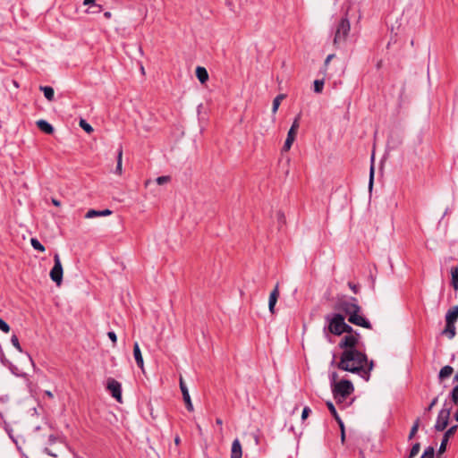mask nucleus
<instances>
[{
    "label": "nucleus",
    "mask_w": 458,
    "mask_h": 458,
    "mask_svg": "<svg viewBox=\"0 0 458 458\" xmlns=\"http://www.w3.org/2000/svg\"><path fill=\"white\" fill-rule=\"evenodd\" d=\"M299 120H300V114L294 119V121H293V124H292V126H291L289 131H294V132L297 133V131H298V129L300 127Z\"/></svg>",
    "instance_id": "f704fd0d"
},
{
    "label": "nucleus",
    "mask_w": 458,
    "mask_h": 458,
    "mask_svg": "<svg viewBox=\"0 0 458 458\" xmlns=\"http://www.w3.org/2000/svg\"><path fill=\"white\" fill-rule=\"evenodd\" d=\"M277 216L280 222L284 223V215L282 212H278Z\"/></svg>",
    "instance_id": "a18cd8bd"
},
{
    "label": "nucleus",
    "mask_w": 458,
    "mask_h": 458,
    "mask_svg": "<svg viewBox=\"0 0 458 458\" xmlns=\"http://www.w3.org/2000/svg\"><path fill=\"white\" fill-rule=\"evenodd\" d=\"M63 275L64 269L61 259L59 254L56 253L54 256V267L50 270L49 276L52 281H54L59 286L63 282Z\"/></svg>",
    "instance_id": "423d86ee"
},
{
    "label": "nucleus",
    "mask_w": 458,
    "mask_h": 458,
    "mask_svg": "<svg viewBox=\"0 0 458 458\" xmlns=\"http://www.w3.org/2000/svg\"><path fill=\"white\" fill-rule=\"evenodd\" d=\"M37 126L47 134H52L54 132L53 126L46 120H38L37 122Z\"/></svg>",
    "instance_id": "a211bd4d"
},
{
    "label": "nucleus",
    "mask_w": 458,
    "mask_h": 458,
    "mask_svg": "<svg viewBox=\"0 0 458 458\" xmlns=\"http://www.w3.org/2000/svg\"><path fill=\"white\" fill-rule=\"evenodd\" d=\"M122 163H123V149H122V148H120L118 149V153H117V164H116V167H115V173L119 175H121L123 173Z\"/></svg>",
    "instance_id": "5701e85b"
},
{
    "label": "nucleus",
    "mask_w": 458,
    "mask_h": 458,
    "mask_svg": "<svg viewBox=\"0 0 458 458\" xmlns=\"http://www.w3.org/2000/svg\"><path fill=\"white\" fill-rule=\"evenodd\" d=\"M133 356L138 367L142 370V372H144V360L140 349L139 343L137 342H135L133 344Z\"/></svg>",
    "instance_id": "9b49d317"
},
{
    "label": "nucleus",
    "mask_w": 458,
    "mask_h": 458,
    "mask_svg": "<svg viewBox=\"0 0 458 458\" xmlns=\"http://www.w3.org/2000/svg\"><path fill=\"white\" fill-rule=\"evenodd\" d=\"M435 454V449L432 446H428L425 449L423 454L420 458H433Z\"/></svg>",
    "instance_id": "2f4dec72"
},
{
    "label": "nucleus",
    "mask_w": 458,
    "mask_h": 458,
    "mask_svg": "<svg viewBox=\"0 0 458 458\" xmlns=\"http://www.w3.org/2000/svg\"><path fill=\"white\" fill-rule=\"evenodd\" d=\"M157 183L159 184V185H162L164 183H166L170 181V177L169 176H159L157 178Z\"/></svg>",
    "instance_id": "4c0bfd02"
},
{
    "label": "nucleus",
    "mask_w": 458,
    "mask_h": 458,
    "mask_svg": "<svg viewBox=\"0 0 458 458\" xmlns=\"http://www.w3.org/2000/svg\"><path fill=\"white\" fill-rule=\"evenodd\" d=\"M451 276H452V285L454 290H458V267L452 268Z\"/></svg>",
    "instance_id": "a878e982"
},
{
    "label": "nucleus",
    "mask_w": 458,
    "mask_h": 458,
    "mask_svg": "<svg viewBox=\"0 0 458 458\" xmlns=\"http://www.w3.org/2000/svg\"><path fill=\"white\" fill-rule=\"evenodd\" d=\"M107 335L109 339L113 342V344H115L117 341L116 334L114 331H110L107 333Z\"/></svg>",
    "instance_id": "ea45409f"
},
{
    "label": "nucleus",
    "mask_w": 458,
    "mask_h": 458,
    "mask_svg": "<svg viewBox=\"0 0 458 458\" xmlns=\"http://www.w3.org/2000/svg\"><path fill=\"white\" fill-rule=\"evenodd\" d=\"M455 420L458 421V411L455 412Z\"/></svg>",
    "instance_id": "6e6d98bb"
},
{
    "label": "nucleus",
    "mask_w": 458,
    "mask_h": 458,
    "mask_svg": "<svg viewBox=\"0 0 458 458\" xmlns=\"http://www.w3.org/2000/svg\"><path fill=\"white\" fill-rule=\"evenodd\" d=\"M39 89L41 91H43L45 98L48 101H53L55 92H54V89L52 87H49V86H40Z\"/></svg>",
    "instance_id": "aec40b11"
},
{
    "label": "nucleus",
    "mask_w": 458,
    "mask_h": 458,
    "mask_svg": "<svg viewBox=\"0 0 458 458\" xmlns=\"http://www.w3.org/2000/svg\"><path fill=\"white\" fill-rule=\"evenodd\" d=\"M107 389L117 402L122 403V386L117 380L109 378L107 380Z\"/></svg>",
    "instance_id": "6e6552de"
},
{
    "label": "nucleus",
    "mask_w": 458,
    "mask_h": 458,
    "mask_svg": "<svg viewBox=\"0 0 458 458\" xmlns=\"http://www.w3.org/2000/svg\"><path fill=\"white\" fill-rule=\"evenodd\" d=\"M451 410L449 408H443L437 416L435 428L437 431H443L448 425Z\"/></svg>",
    "instance_id": "0eeeda50"
},
{
    "label": "nucleus",
    "mask_w": 458,
    "mask_h": 458,
    "mask_svg": "<svg viewBox=\"0 0 458 458\" xmlns=\"http://www.w3.org/2000/svg\"><path fill=\"white\" fill-rule=\"evenodd\" d=\"M79 124L86 132L91 133L93 131L92 126L89 123H88L84 119H81Z\"/></svg>",
    "instance_id": "c85d7f7f"
},
{
    "label": "nucleus",
    "mask_w": 458,
    "mask_h": 458,
    "mask_svg": "<svg viewBox=\"0 0 458 458\" xmlns=\"http://www.w3.org/2000/svg\"><path fill=\"white\" fill-rule=\"evenodd\" d=\"M197 428H198L199 433L201 435L202 434L201 427L199 425H198Z\"/></svg>",
    "instance_id": "864d4df0"
},
{
    "label": "nucleus",
    "mask_w": 458,
    "mask_h": 458,
    "mask_svg": "<svg viewBox=\"0 0 458 458\" xmlns=\"http://www.w3.org/2000/svg\"><path fill=\"white\" fill-rule=\"evenodd\" d=\"M285 97H286V96H285L284 94H279V95H277V96L274 98V100H273V105H272V113H273L274 114L277 112V110H278V108H279V106H280L281 101H282L283 99H284V98H285Z\"/></svg>",
    "instance_id": "4be33fe9"
},
{
    "label": "nucleus",
    "mask_w": 458,
    "mask_h": 458,
    "mask_svg": "<svg viewBox=\"0 0 458 458\" xmlns=\"http://www.w3.org/2000/svg\"><path fill=\"white\" fill-rule=\"evenodd\" d=\"M242 449L241 442L238 438L234 439L232 444L231 458H242Z\"/></svg>",
    "instance_id": "ddd939ff"
},
{
    "label": "nucleus",
    "mask_w": 458,
    "mask_h": 458,
    "mask_svg": "<svg viewBox=\"0 0 458 458\" xmlns=\"http://www.w3.org/2000/svg\"><path fill=\"white\" fill-rule=\"evenodd\" d=\"M351 30L350 21L347 17H344L340 20L336 26L335 37H334V46L335 47H339L342 44H344Z\"/></svg>",
    "instance_id": "20e7f679"
},
{
    "label": "nucleus",
    "mask_w": 458,
    "mask_h": 458,
    "mask_svg": "<svg viewBox=\"0 0 458 458\" xmlns=\"http://www.w3.org/2000/svg\"><path fill=\"white\" fill-rule=\"evenodd\" d=\"M437 403V397L434 398L431 403H429L428 407L427 408V411H429L432 410V408Z\"/></svg>",
    "instance_id": "79ce46f5"
},
{
    "label": "nucleus",
    "mask_w": 458,
    "mask_h": 458,
    "mask_svg": "<svg viewBox=\"0 0 458 458\" xmlns=\"http://www.w3.org/2000/svg\"><path fill=\"white\" fill-rule=\"evenodd\" d=\"M454 380L455 381H458V372L456 373V375L454 376Z\"/></svg>",
    "instance_id": "5fc2aeb1"
},
{
    "label": "nucleus",
    "mask_w": 458,
    "mask_h": 458,
    "mask_svg": "<svg viewBox=\"0 0 458 458\" xmlns=\"http://www.w3.org/2000/svg\"><path fill=\"white\" fill-rule=\"evenodd\" d=\"M373 366V361H369L366 354L357 349L344 350L337 365L342 370L358 373L367 381L369 379Z\"/></svg>",
    "instance_id": "f257e3e1"
},
{
    "label": "nucleus",
    "mask_w": 458,
    "mask_h": 458,
    "mask_svg": "<svg viewBox=\"0 0 458 458\" xmlns=\"http://www.w3.org/2000/svg\"><path fill=\"white\" fill-rule=\"evenodd\" d=\"M327 406L328 408V410L330 411L331 414L334 416V418L335 419V420L338 422L340 428H343V421L342 420L340 419L336 410H335V405L333 404L332 402L328 401L327 402Z\"/></svg>",
    "instance_id": "412c9836"
},
{
    "label": "nucleus",
    "mask_w": 458,
    "mask_h": 458,
    "mask_svg": "<svg viewBox=\"0 0 458 458\" xmlns=\"http://www.w3.org/2000/svg\"><path fill=\"white\" fill-rule=\"evenodd\" d=\"M11 342H12V344L14 346V348H15L18 352H22V348H21V344H20V343H19V339H18V337H17L15 335H13L12 336V338H11Z\"/></svg>",
    "instance_id": "473e14b6"
},
{
    "label": "nucleus",
    "mask_w": 458,
    "mask_h": 458,
    "mask_svg": "<svg viewBox=\"0 0 458 458\" xmlns=\"http://www.w3.org/2000/svg\"><path fill=\"white\" fill-rule=\"evenodd\" d=\"M452 400L455 404L458 403V385L452 391Z\"/></svg>",
    "instance_id": "c9c22d12"
},
{
    "label": "nucleus",
    "mask_w": 458,
    "mask_h": 458,
    "mask_svg": "<svg viewBox=\"0 0 458 458\" xmlns=\"http://www.w3.org/2000/svg\"><path fill=\"white\" fill-rule=\"evenodd\" d=\"M335 57L334 54L328 55L325 60V66H327L330 61Z\"/></svg>",
    "instance_id": "37998d69"
},
{
    "label": "nucleus",
    "mask_w": 458,
    "mask_h": 458,
    "mask_svg": "<svg viewBox=\"0 0 458 458\" xmlns=\"http://www.w3.org/2000/svg\"><path fill=\"white\" fill-rule=\"evenodd\" d=\"M216 423L218 426H220V427H221V426H222V424H223V420H222L220 418H217V419L216 420Z\"/></svg>",
    "instance_id": "8fccbe9b"
},
{
    "label": "nucleus",
    "mask_w": 458,
    "mask_h": 458,
    "mask_svg": "<svg viewBox=\"0 0 458 458\" xmlns=\"http://www.w3.org/2000/svg\"><path fill=\"white\" fill-rule=\"evenodd\" d=\"M112 214V211L110 209H104V210H95V209H89L85 214V218L90 219L96 216H106Z\"/></svg>",
    "instance_id": "dca6fc26"
},
{
    "label": "nucleus",
    "mask_w": 458,
    "mask_h": 458,
    "mask_svg": "<svg viewBox=\"0 0 458 458\" xmlns=\"http://www.w3.org/2000/svg\"><path fill=\"white\" fill-rule=\"evenodd\" d=\"M180 442H181L180 437H179L178 436H177V437H175V438H174V443H175V445H178L180 444Z\"/></svg>",
    "instance_id": "3c124183"
},
{
    "label": "nucleus",
    "mask_w": 458,
    "mask_h": 458,
    "mask_svg": "<svg viewBox=\"0 0 458 458\" xmlns=\"http://www.w3.org/2000/svg\"><path fill=\"white\" fill-rule=\"evenodd\" d=\"M95 1L96 0H84L83 4L84 5H90V4H92V5L96 6V7H98V11H94L93 13L100 12L102 10V6L101 5H96L95 4Z\"/></svg>",
    "instance_id": "e433bc0d"
},
{
    "label": "nucleus",
    "mask_w": 458,
    "mask_h": 458,
    "mask_svg": "<svg viewBox=\"0 0 458 458\" xmlns=\"http://www.w3.org/2000/svg\"><path fill=\"white\" fill-rule=\"evenodd\" d=\"M310 413V409L309 407H304L301 413V420H304L308 418L309 414Z\"/></svg>",
    "instance_id": "a19ab883"
},
{
    "label": "nucleus",
    "mask_w": 458,
    "mask_h": 458,
    "mask_svg": "<svg viewBox=\"0 0 458 458\" xmlns=\"http://www.w3.org/2000/svg\"><path fill=\"white\" fill-rule=\"evenodd\" d=\"M46 394L49 396L50 398L53 397V394L50 391H46Z\"/></svg>",
    "instance_id": "603ef678"
},
{
    "label": "nucleus",
    "mask_w": 458,
    "mask_h": 458,
    "mask_svg": "<svg viewBox=\"0 0 458 458\" xmlns=\"http://www.w3.org/2000/svg\"><path fill=\"white\" fill-rule=\"evenodd\" d=\"M354 390L351 381L343 379L334 385L332 389L334 398L337 403H342Z\"/></svg>",
    "instance_id": "39448f33"
},
{
    "label": "nucleus",
    "mask_w": 458,
    "mask_h": 458,
    "mask_svg": "<svg viewBox=\"0 0 458 458\" xmlns=\"http://www.w3.org/2000/svg\"><path fill=\"white\" fill-rule=\"evenodd\" d=\"M180 388L182 394L183 401L185 402L186 408L188 411H193V405L191 400V396L188 391L187 386H185L182 377H180Z\"/></svg>",
    "instance_id": "9d476101"
},
{
    "label": "nucleus",
    "mask_w": 458,
    "mask_h": 458,
    "mask_svg": "<svg viewBox=\"0 0 458 458\" xmlns=\"http://www.w3.org/2000/svg\"><path fill=\"white\" fill-rule=\"evenodd\" d=\"M373 179H374V165H372L370 166V171H369V188L370 189L372 188V185H373Z\"/></svg>",
    "instance_id": "58836bf2"
},
{
    "label": "nucleus",
    "mask_w": 458,
    "mask_h": 458,
    "mask_svg": "<svg viewBox=\"0 0 458 458\" xmlns=\"http://www.w3.org/2000/svg\"><path fill=\"white\" fill-rule=\"evenodd\" d=\"M196 76L201 83H205L208 80V73L206 68L198 66L196 69Z\"/></svg>",
    "instance_id": "6ab92c4d"
},
{
    "label": "nucleus",
    "mask_w": 458,
    "mask_h": 458,
    "mask_svg": "<svg viewBox=\"0 0 458 458\" xmlns=\"http://www.w3.org/2000/svg\"><path fill=\"white\" fill-rule=\"evenodd\" d=\"M296 138V132L288 131L286 140L283 146L282 151L287 152L292 148V145Z\"/></svg>",
    "instance_id": "f3484780"
},
{
    "label": "nucleus",
    "mask_w": 458,
    "mask_h": 458,
    "mask_svg": "<svg viewBox=\"0 0 458 458\" xmlns=\"http://www.w3.org/2000/svg\"><path fill=\"white\" fill-rule=\"evenodd\" d=\"M420 448V445L419 443L414 444L410 451L408 458H414L419 454Z\"/></svg>",
    "instance_id": "7c9ffc66"
},
{
    "label": "nucleus",
    "mask_w": 458,
    "mask_h": 458,
    "mask_svg": "<svg viewBox=\"0 0 458 458\" xmlns=\"http://www.w3.org/2000/svg\"><path fill=\"white\" fill-rule=\"evenodd\" d=\"M325 319L327 322V326L324 330H327L333 335H340L343 333L353 332L352 327L345 323L344 317L341 313L327 315Z\"/></svg>",
    "instance_id": "7ed1b4c3"
},
{
    "label": "nucleus",
    "mask_w": 458,
    "mask_h": 458,
    "mask_svg": "<svg viewBox=\"0 0 458 458\" xmlns=\"http://www.w3.org/2000/svg\"><path fill=\"white\" fill-rule=\"evenodd\" d=\"M10 329L11 328L9 325L3 318H0V330L7 334L10 332Z\"/></svg>",
    "instance_id": "72a5a7b5"
},
{
    "label": "nucleus",
    "mask_w": 458,
    "mask_h": 458,
    "mask_svg": "<svg viewBox=\"0 0 458 458\" xmlns=\"http://www.w3.org/2000/svg\"><path fill=\"white\" fill-rule=\"evenodd\" d=\"M52 203L56 206V207H60L61 206V202L55 199H52Z\"/></svg>",
    "instance_id": "de8ad7c7"
},
{
    "label": "nucleus",
    "mask_w": 458,
    "mask_h": 458,
    "mask_svg": "<svg viewBox=\"0 0 458 458\" xmlns=\"http://www.w3.org/2000/svg\"><path fill=\"white\" fill-rule=\"evenodd\" d=\"M419 427H420V418L416 419V420L414 421L411 428V431H410V434H409V440L412 439L414 437V436L416 435L418 429H419Z\"/></svg>",
    "instance_id": "cd10ccee"
},
{
    "label": "nucleus",
    "mask_w": 458,
    "mask_h": 458,
    "mask_svg": "<svg viewBox=\"0 0 458 458\" xmlns=\"http://www.w3.org/2000/svg\"><path fill=\"white\" fill-rule=\"evenodd\" d=\"M104 16H105L106 19H110V18H111V16H112V13H111L110 12H106V13H104Z\"/></svg>",
    "instance_id": "09e8293b"
},
{
    "label": "nucleus",
    "mask_w": 458,
    "mask_h": 458,
    "mask_svg": "<svg viewBox=\"0 0 458 458\" xmlns=\"http://www.w3.org/2000/svg\"><path fill=\"white\" fill-rule=\"evenodd\" d=\"M453 371H454V369L451 366H449V365L444 366L439 371V378L444 379V378L450 377L452 375Z\"/></svg>",
    "instance_id": "b1692460"
},
{
    "label": "nucleus",
    "mask_w": 458,
    "mask_h": 458,
    "mask_svg": "<svg viewBox=\"0 0 458 458\" xmlns=\"http://www.w3.org/2000/svg\"><path fill=\"white\" fill-rule=\"evenodd\" d=\"M278 296H279L278 285H276L275 289L271 292V293L269 295V300H268V308H269V311L272 314L275 313V305L277 301Z\"/></svg>",
    "instance_id": "4468645a"
},
{
    "label": "nucleus",
    "mask_w": 458,
    "mask_h": 458,
    "mask_svg": "<svg viewBox=\"0 0 458 458\" xmlns=\"http://www.w3.org/2000/svg\"><path fill=\"white\" fill-rule=\"evenodd\" d=\"M344 438H345L344 426L343 425V428H341V439H342V442L344 441Z\"/></svg>",
    "instance_id": "49530a36"
},
{
    "label": "nucleus",
    "mask_w": 458,
    "mask_h": 458,
    "mask_svg": "<svg viewBox=\"0 0 458 458\" xmlns=\"http://www.w3.org/2000/svg\"><path fill=\"white\" fill-rule=\"evenodd\" d=\"M324 87V81L323 80H316L314 81V91L316 93H321Z\"/></svg>",
    "instance_id": "c756f323"
},
{
    "label": "nucleus",
    "mask_w": 458,
    "mask_h": 458,
    "mask_svg": "<svg viewBox=\"0 0 458 458\" xmlns=\"http://www.w3.org/2000/svg\"><path fill=\"white\" fill-rule=\"evenodd\" d=\"M458 318V305L452 307L445 314L446 324H454Z\"/></svg>",
    "instance_id": "2eb2a0df"
},
{
    "label": "nucleus",
    "mask_w": 458,
    "mask_h": 458,
    "mask_svg": "<svg viewBox=\"0 0 458 458\" xmlns=\"http://www.w3.org/2000/svg\"><path fill=\"white\" fill-rule=\"evenodd\" d=\"M30 244L34 250H38L40 252L45 251V247L40 243V242L37 238L30 239Z\"/></svg>",
    "instance_id": "bb28decb"
},
{
    "label": "nucleus",
    "mask_w": 458,
    "mask_h": 458,
    "mask_svg": "<svg viewBox=\"0 0 458 458\" xmlns=\"http://www.w3.org/2000/svg\"><path fill=\"white\" fill-rule=\"evenodd\" d=\"M349 287L351 288V290L354 293H358V286L352 283H349L348 284Z\"/></svg>",
    "instance_id": "c03bdc74"
},
{
    "label": "nucleus",
    "mask_w": 458,
    "mask_h": 458,
    "mask_svg": "<svg viewBox=\"0 0 458 458\" xmlns=\"http://www.w3.org/2000/svg\"><path fill=\"white\" fill-rule=\"evenodd\" d=\"M345 336L342 339V341L339 344V346L341 348L347 349H356V345L359 341V335L355 334L353 335L352 332L347 333Z\"/></svg>",
    "instance_id": "1a4fd4ad"
},
{
    "label": "nucleus",
    "mask_w": 458,
    "mask_h": 458,
    "mask_svg": "<svg viewBox=\"0 0 458 458\" xmlns=\"http://www.w3.org/2000/svg\"><path fill=\"white\" fill-rule=\"evenodd\" d=\"M457 428V426L451 427L445 434L442 439V442L440 444L438 453H444L446 449V445L449 440V437L454 434L455 430Z\"/></svg>",
    "instance_id": "f8f14e48"
},
{
    "label": "nucleus",
    "mask_w": 458,
    "mask_h": 458,
    "mask_svg": "<svg viewBox=\"0 0 458 458\" xmlns=\"http://www.w3.org/2000/svg\"><path fill=\"white\" fill-rule=\"evenodd\" d=\"M443 334H445L449 339H452L455 335V326L454 324H446L445 328L443 331Z\"/></svg>",
    "instance_id": "393cba45"
},
{
    "label": "nucleus",
    "mask_w": 458,
    "mask_h": 458,
    "mask_svg": "<svg viewBox=\"0 0 458 458\" xmlns=\"http://www.w3.org/2000/svg\"><path fill=\"white\" fill-rule=\"evenodd\" d=\"M335 310L344 313L348 321L355 326L370 329V322L361 314V307L354 297H338L335 304Z\"/></svg>",
    "instance_id": "f03ea898"
}]
</instances>
